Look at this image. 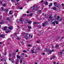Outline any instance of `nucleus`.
I'll return each mask as SVG.
<instances>
[{
	"mask_svg": "<svg viewBox=\"0 0 64 64\" xmlns=\"http://www.w3.org/2000/svg\"><path fill=\"white\" fill-rule=\"evenodd\" d=\"M26 21L27 23H29V24H30L31 23H32V22L29 20H26Z\"/></svg>",
	"mask_w": 64,
	"mask_h": 64,
	"instance_id": "nucleus-4",
	"label": "nucleus"
},
{
	"mask_svg": "<svg viewBox=\"0 0 64 64\" xmlns=\"http://www.w3.org/2000/svg\"><path fill=\"white\" fill-rule=\"evenodd\" d=\"M59 6V5H58V6H57V5L56 6V7H58V6Z\"/></svg>",
	"mask_w": 64,
	"mask_h": 64,
	"instance_id": "nucleus-37",
	"label": "nucleus"
},
{
	"mask_svg": "<svg viewBox=\"0 0 64 64\" xmlns=\"http://www.w3.org/2000/svg\"><path fill=\"white\" fill-rule=\"evenodd\" d=\"M56 7H54L53 8V10H56Z\"/></svg>",
	"mask_w": 64,
	"mask_h": 64,
	"instance_id": "nucleus-25",
	"label": "nucleus"
},
{
	"mask_svg": "<svg viewBox=\"0 0 64 64\" xmlns=\"http://www.w3.org/2000/svg\"><path fill=\"white\" fill-rule=\"evenodd\" d=\"M62 6H63V5H64V4H62Z\"/></svg>",
	"mask_w": 64,
	"mask_h": 64,
	"instance_id": "nucleus-51",
	"label": "nucleus"
},
{
	"mask_svg": "<svg viewBox=\"0 0 64 64\" xmlns=\"http://www.w3.org/2000/svg\"><path fill=\"white\" fill-rule=\"evenodd\" d=\"M44 4L46 5H48V2H45Z\"/></svg>",
	"mask_w": 64,
	"mask_h": 64,
	"instance_id": "nucleus-19",
	"label": "nucleus"
},
{
	"mask_svg": "<svg viewBox=\"0 0 64 64\" xmlns=\"http://www.w3.org/2000/svg\"><path fill=\"white\" fill-rule=\"evenodd\" d=\"M26 16V14H23L22 15V16L24 17V16Z\"/></svg>",
	"mask_w": 64,
	"mask_h": 64,
	"instance_id": "nucleus-30",
	"label": "nucleus"
},
{
	"mask_svg": "<svg viewBox=\"0 0 64 64\" xmlns=\"http://www.w3.org/2000/svg\"><path fill=\"white\" fill-rule=\"evenodd\" d=\"M38 23L36 22H34L33 24L34 25H35V24H37Z\"/></svg>",
	"mask_w": 64,
	"mask_h": 64,
	"instance_id": "nucleus-18",
	"label": "nucleus"
},
{
	"mask_svg": "<svg viewBox=\"0 0 64 64\" xmlns=\"http://www.w3.org/2000/svg\"><path fill=\"white\" fill-rule=\"evenodd\" d=\"M17 57L18 58H20V56H17Z\"/></svg>",
	"mask_w": 64,
	"mask_h": 64,
	"instance_id": "nucleus-33",
	"label": "nucleus"
},
{
	"mask_svg": "<svg viewBox=\"0 0 64 64\" xmlns=\"http://www.w3.org/2000/svg\"><path fill=\"white\" fill-rule=\"evenodd\" d=\"M58 38H59V39H60V37H58Z\"/></svg>",
	"mask_w": 64,
	"mask_h": 64,
	"instance_id": "nucleus-60",
	"label": "nucleus"
},
{
	"mask_svg": "<svg viewBox=\"0 0 64 64\" xmlns=\"http://www.w3.org/2000/svg\"><path fill=\"white\" fill-rule=\"evenodd\" d=\"M46 24V22H45L44 23H43L42 24V26H44Z\"/></svg>",
	"mask_w": 64,
	"mask_h": 64,
	"instance_id": "nucleus-10",
	"label": "nucleus"
},
{
	"mask_svg": "<svg viewBox=\"0 0 64 64\" xmlns=\"http://www.w3.org/2000/svg\"><path fill=\"white\" fill-rule=\"evenodd\" d=\"M12 63H14V62H13V61H12Z\"/></svg>",
	"mask_w": 64,
	"mask_h": 64,
	"instance_id": "nucleus-57",
	"label": "nucleus"
},
{
	"mask_svg": "<svg viewBox=\"0 0 64 64\" xmlns=\"http://www.w3.org/2000/svg\"><path fill=\"white\" fill-rule=\"evenodd\" d=\"M52 5V3H50V4L49 5V7H51V6Z\"/></svg>",
	"mask_w": 64,
	"mask_h": 64,
	"instance_id": "nucleus-14",
	"label": "nucleus"
},
{
	"mask_svg": "<svg viewBox=\"0 0 64 64\" xmlns=\"http://www.w3.org/2000/svg\"><path fill=\"white\" fill-rule=\"evenodd\" d=\"M28 47H30V46H31V45L30 44H28Z\"/></svg>",
	"mask_w": 64,
	"mask_h": 64,
	"instance_id": "nucleus-32",
	"label": "nucleus"
},
{
	"mask_svg": "<svg viewBox=\"0 0 64 64\" xmlns=\"http://www.w3.org/2000/svg\"><path fill=\"white\" fill-rule=\"evenodd\" d=\"M35 64H37V62H36L35 63Z\"/></svg>",
	"mask_w": 64,
	"mask_h": 64,
	"instance_id": "nucleus-59",
	"label": "nucleus"
},
{
	"mask_svg": "<svg viewBox=\"0 0 64 64\" xmlns=\"http://www.w3.org/2000/svg\"><path fill=\"white\" fill-rule=\"evenodd\" d=\"M62 52H60V54L61 55H62Z\"/></svg>",
	"mask_w": 64,
	"mask_h": 64,
	"instance_id": "nucleus-42",
	"label": "nucleus"
},
{
	"mask_svg": "<svg viewBox=\"0 0 64 64\" xmlns=\"http://www.w3.org/2000/svg\"><path fill=\"white\" fill-rule=\"evenodd\" d=\"M38 28H41V25H39L38 26Z\"/></svg>",
	"mask_w": 64,
	"mask_h": 64,
	"instance_id": "nucleus-21",
	"label": "nucleus"
},
{
	"mask_svg": "<svg viewBox=\"0 0 64 64\" xmlns=\"http://www.w3.org/2000/svg\"><path fill=\"white\" fill-rule=\"evenodd\" d=\"M5 35L3 34H2L0 36V37H1V38H5Z\"/></svg>",
	"mask_w": 64,
	"mask_h": 64,
	"instance_id": "nucleus-6",
	"label": "nucleus"
},
{
	"mask_svg": "<svg viewBox=\"0 0 64 64\" xmlns=\"http://www.w3.org/2000/svg\"><path fill=\"white\" fill-rule=\"evenodd\" d=\"M9 57H10V56H11V54H9Z\"/></svg>",
	"mask_w": 64,
	"mask_h": 64,
	"instance_id": "nucleus-52",
	"label": "nucleus"
},
{
	"mask_svg": "<svg viewBox=\"0 0 64 64\" xmlns=\"http://www.w3.org/2000/svg\"><path fill=\"white\" fill-rule=\"evenodd\" d=\"M6 4H2V6H4V7H5V6H6Z\"/></svg>",
	"mask_w": 64,
	"mask_h": 64,
	"instance_id": "nucleus-29",
	"label": "nucleus"
},
{
	"mask_svg": "<svg viewBox=\"0 0 64 64\" xmlns=\"http://www.w3.org/2000/svg\"><path fill=\"white\" fill-rule=\"evenodd\" d=\"M62 20V18H60V20H59V21H61V20Z\"/></svg>",
	"mask_w": 64,
	"mask_h": 64,
	"instance_id": "nucleus-38",
	"label": "nucleus"
},
{
	"mask_svg": "<svg viewBox=\"0 0 64 64\" xmlns=\"http://www.w3.org/2000/svg\"><path fill=\"white\" fill-rule=\"evenodd\" d=\"M55 58V56L53 55L52 56V57L51 58H50V60H52V58L54 59Z\"/></svg>",
	"mask_w": 64,
	"mask_h": 64,
	"instance_id": "nucleus-8",
	"label": "nucleus"
},
{
	"mask_svg": "<svg viewBox=\"0 0 64 64\" xmlns=\"http://www.w3.org/2000/svg\"><path fill=\"white\" fill-rule=\"evenodd\" d=\"M9 60H10H10H11V59H10V58H9Z\"/></svg>",
	"mask_w": 64,
	"mask_h": 64,
	"instance_id": "nucleus-53",
	"label": "nucleus"
},
{
	"mask_svg": "<svg viewBox=\"0 0 64 64\" xmlns=\"http://www.w3.org/2000/svg\"><path fill=\"white\" fill-rule=\"evenodd\" d=\"M22 35L23 36H24V38L26 40H28V38L29 37H30V38L33 37V36H32L33 35H32L31 36H30L31 34H25V33H24L22 34Z\"/></svg>",
	"mask_w": 64,
	"mask_h": 64,
	"instance_id": "nucleus-1",
	"label": "nucleus"
},
{
	"mask_svg": "<svg viewBox=\"0 0 64 64\" xmlns=\"http://www.w3.org/2000/svg\"><path fill=\"white\" fill-rule=\"evenodd\" d=\"M22 60H20V63H22Z\"/></svg>",
	"mask_w": 64,
	"mask_h": 64,
	"instance_id": "nucleus-34",
	"label": "nucleus"
},
{
	"mask_svg": "<svg viewBox=\"0 0 64 64\" xmlns=\"http://www.w3.org/2000/svg\"><path fill=\"white\" fill-rule=\"evenodd\" d=\"M2 1H0V4H2Z\"/></svg>",
	"mask_w": 64,
	"mask_h": 64,
	"instance_id": "nucleus-39",
	"label": "nucleus"
},
{
	"mask_svg": "<svg viewBox=\"0 0 64 64\" xmlns=\"http://www.w3.org/2000/svg\"><path fill=\"white\" fill-rule=\"evenodd\" d=\"M29 11H27V12H26V13H29Z\"/></svg>",
	"mask_w": 64,
	"mask_h": 64,
	"instance_id": "nucleus-48",
	"label": "nucleus"
},
{
	"mask_svg": "<svg viewBox=\"0 0 64 64\" xmlns=\"http://www.w3.org/2000/svg\"><path fill=\"white\" fill-rule=\"evenodd\" d=\"M52 24H54V26H55V22H52Z\"/></svg>",
	"mask_w": 64,
	"mask_h": 64,
	"instance_id": "nucleus-17",
	"label": "nucleus"
},
{
	"mask_svg": "<svg viewBox=\"0 0 64 64\" xmlns=\"http://www.w3.org/2000/svg\"><path fill=\"white\" fill-rule=\"evenodd\" d=\"M25 56L26 57H28L27 56V55H26Z\"/></svg>",
	"mask_w": 64,
	"mask_h": 64,
	"instance_id": "nucleus-58",
	"label": "nucleus"
},
{
	"mask_svg": "<svg viewBox=\"0 0 64 64\" xmlns=\"http://www.w3.org/2000/svg\"><path fill=\"white\" fill-rule=\"evenodd\" d=\"M2 44V42H0V44Z\"/></svg>",
	"mask_w": 64,
	"mask_h": 64,
	"instance_id": "nucleus-43",
	"label": "nucleus"
},
{
	"mask_svg": "<svg viewBox=\"0 0 64 64\" xmlns=\"http://www.w3.org/2000/svg\"><path fill=\"white\" fill-rule=\"evenodd\" d=\"M48 18H50V19L52 20V17H51V16H50Z\"/></svg>",
	"mask_w": 64,
	"mask_h": 64,
	"instance_id": "nucleus-26",
	"label": "nucleus"
},
{
	"mask_svg": "<svg viewBox=\"0 0 64 64\" xmlns=\"http://www.w3.org/2000/svg\"><path fill=\"white\" fill-rule=\"evenodd\" d=\"M14 35H17V34L15 33L14 34Z\"/></svg>",
	"mask_w": 64,
	"mask_h": 64,
	"instance_id": "nucleus-47",
	"label": "nucleus"
},
{
	"mask_svg": "<svg viewBox=\"0 0 64 64\" xmlns=\"http://www.w3.org/2000/svg\"><path fill=\"white\" fill-rule=\"evenodd\" d=\"M32 53H34V50H32Z\"/></svg>",
	"mask_w": 64,
	"mask_h": 64,
	"instance_id": "nucleus-22",
	"label": "nucleus"
},
{
	"mask_svg": "<svg viewBox=\"0 0 64 64\" xmlns=\"http://www.w3.org/2000/svg\"><path fill=\"white\" fill-rule=\"evenodd\" d=\"M32 14H30V16H32Z\"/></svg>",
	"mask_w": 64,
	"mask_h": 64,
	"instance_id": "nucleus-31",
	"label": "nucleus"
},
{
	"mask_svg": "<svg viewBox=\"0 0 64 64\" xmlns=\"http://www.w3.org/2000/svg\"><path fill=\"white\" fill-rule=\"evenodd\" d=\"M30 8H32V12H34L36 9H37L38 8L37 7V6L35 4H34V5L33 7H31Z\"/></svg>",
	"mask_w": 64,
	"mask_h": 64,
	"instance_id": "nucleus-2",
	"label": "nucleus"
},
{
	"mask_svg": "<svg viewBox=\"0 0 64 64\" xmlns=\"http://www.w3.org/2000/svg\"><path fill=\"white\" fill-rule=\"evenodd\" d=\"M16 52H18V50H16Z\"/></svg>",
	"mask_w": 64,
	"mask_h": 64,
	"instance_id": "nucleus-36",
	"label": "nucleus"
},
{
	"mask_svg": "<svg viewBox=\"0 0 64 64\" xmlns=\"http://www.w3.org/2000/svg\"><path fill=\"white\" fill-rule=\"evenodd\" d=\"M7 27L6 26L4 27V29L3 30H4V31H6L7 30Z\"/></svg>",
	"mask_w": 64,
	"mask_h": 64,
	"instance_id": "nucleus-7",
	"label": "nucleus"
},
{
	"mask_svg": "<svg viewBox=\"0 0 64 64\" xmlns=\"http://www.w3.org/2000/svg\"><path fill=\"white\" fill-rule=\"evenodd\" d=\"M28 27L29 29H31V26H28Z\"/></svg>",
	"mask_w": 64,
	"mask_h": 64,
	"instance_id": "nucleus-13",
	"label": "nucleus"
},
{
	"mask_svg": "<svg viewBox=\"0 0 64 64\" xmlns=\"http://www.w3.org/2000/svg\"><path fill=\"white\" fill-rule=\"evenodd\" d=\"M37 43H39V41H37Z\"/></svg>",
	"mask_w": 64,
	"mask_h": 64,
	"instance_id": "nucleus-45",
	"label": "nucleus"
},
{
	"mask_svg": "<svg viewBox=\"0 0 64 64\" xmlns=\"http://www.w3.org/2000/svg\"><path fill=\"white\" fill-rule=\"evenodd\" d=\"M54 64H56V62H54Z\"/></svg>",
	"mask_w": 64,
	"mask_h": 64,
	"instance_id": "nucleus-54",
	"label": "nucleus"
},
{
	"mask_svg": "<svg viewBox=\"0 0 64 64\" xmlns=\"http://www.w3.org/2000/svg\"><path fill=\"white\" fill-rule=\"evenodd\" d=\"M54 52V50H52L50 51H49L48 52V55H49V54H50L51 53V52Z\"/></svg>",
	"mask_w": 64,
	"mask_h": 64,
	"instance_id": "nucleus-3",
	"label": "nucleus"
},
{
	"mask_svg": "<svg viewBox=\"0 0 64 64\" xmlns=\"http://www.w3.org/2000/svg\"><path fill=\"white\" fill-rule=\"evenodd\" d=\"M54 22L56 23V24H58V21H55Z\"/></svg>",
	"mask_w": 64,
	"mask_h": 64,
	"instance_id": "nucleus-20",
	"label": "nucleus"
},
{
	"mask_svg": "<svg viewBox=\"0 0 64 64\" xmlns=\"http://www.w3.org/2000/svg\"><path fill=\"white\" fill-rule=\"evenodd\" d=\"M2 24V22H0V24Z\"/></svg>",
	"mask_w": 64,
	"mask_h": 64,
	"instance_id": "nucleus-63",
	"label": "nucleus"
},
{
	"mask_svg": "<svg viewBox=\"0 0 64 64\" xmlns=\"http://www.w3.org/2000/svg\"><path fill=\"white\" fill-rule=\"evenodd\" d=\"M6 53H7V52H6V53H5V54H4V55H6Z\"/></svg>",
	"mask_w": 64,
	"mask_h": 64,
	"instance_id": "nucleus-46",
	"label": "nucleus"
},
{
	"mask_svg": "<svg viewBox=\"0 0 64 64\" xmlns=\"http://www.w3.org/2000/svg\"><path fill=\"white\" fill-rule=\"evenodd\" d=\"M4 10L6 12H8V10H9V9L8 8L6 9H4Z\"/></svg>",
	"mask_w": 64,
	"mask_h": 64,
	"instance_id": "nucleus-12",
	"label": "nucleus"
},
{
	"mask_svg": "<svg viewBox=\"0 0 64 64\" xmlns=\"http://www.w3.org/2000/svg\"><path fill=\"white\" fill-rule=\"evenodd\" d=\"M6 33H8V31H6Z\"/></svg>",
	"mask_w": 64,
	"mask_h": 64,
	"instance_id": "nucleus-44",
	"label": "nucleus"
},
{
	"mask_svg": "<svg viewBox=\"0 0 64 64\" xmlns=\"http://www.w3.org/2000/svg\"><path fill=\"white\" fill-rule=\"evenodd\" d=\"M20 38H17V40H20Z\"/></svg>",
	"mask_w": 64,
	"mask_h": 64,
	"instance_id": "nucleus-50",
	"label": "nucleus"
},
{
	"mask_svg": "<svg viewBox=\"0 0 64 64\" xmlns=\"http://www.w3.org/2000/svg\"><path fill=\"white\" fill-rule=\"evenodd\" d=\"M54 5L55 6H57V4L56 2H54Z\"/></svg>",
	"mask_w": 64,
	"mask_h": 64,
	"instance_id": "nucleus-9",
	"label": "nucleus"
},
{
	"mask_svg": "<svg viewBox=\"0 0 64 64\" xmlns=\"http://www.w3.org/2000/svg\"><path fill=\"white\" fill-rule=\"evenodd\" d=\"M41 11H42L41 10H39L38 11V12L39 13H40L41 12Z\"/></svg>",
	"mask_w": 64,
	"mask_h": 64,
	"instance_id": "nucleus-28",
	"label": "nucleus"
},
{
	"mask_svg": "<svg viewBox=\"0 0 64 64\" xmlns=\"http://www.w3.org/2000/svg\"><path fill=\"white\" fill-rule=\"evenodd\" d=\"M56 64H59V63H58H58H57Z\"/></svg>",
	"mask_w": 64,
	"mask_h": 64,
	"instance_id": "nucleus-64",
	"label": "nucleus"
},
{
	"mask_svg": "<svg viewBox=\"0 0 64 64\" xmlns=\"http://www.w3.org/2000/svg\"><path fill=\"white\" fill-rule=\"evenodd\" d=\"M60 18V16H59L58 17V18H57L58 19H59V18Z\"/></svg>",
	"mask_w": 64,
	"mask_h": 64,
	"instance_id": "nucleus-40",
	"label": "nucleus"
},
{
	"mask_svg": "<svg viewBox=\"0 0 64 64\" xmlns=\"http://www.w3.org/2000/svg\"><path fill=\"white\" fill-rule=\"evenodd\" d=\"M11 11H10L9 12V14H12V13H11Z\"/></svg>",
	"mask_w": 64,
	"mask_h": 64,
	"instance_id": "nucleus-27",
	"label": "nucleus"
},
{
	"mask_svg": "<svg viewBox=\"0 0 64 64\" xmlns=\"http://www.w3.org/2000/svg\"><path fill=\"white\" fill-rule=\"evenodd\" d=\"M43 0H42L41 2V3H42V2H43Z\"/></svg>",
	"mask_w": 64,
	"mask_h": 64,
	"instance_id": "nucleus-49",
	"label": "nucleus"
},
{
	"mask_svg": "<svg viewBox=\"0 0 64 64\" xmlns=\"http://www.w3.org/2000/svg\"><path fill=\"white\" fill-rule=\"evenodd\" d=\"M1 9H2V10H3V8H1Z\"/></svg>",
	"mask_w": 64,
	"mask_h": 64,
	"instance_id": "nucleus-56",
	"label": "nucleus"
},
{
	"mask_svg": "<svg viewBox=\"0 0 64 64\" xmlns=\"http://www.w3.org/2000/svg\"><path fill=\"white\" fill-rule=\"evenodd\" d=\"M42 55H45V53H43L42 54Z\"/></svg>",
	"mask_w": 64,
	"mask_h": 64,
	"instance_id": "nucleus-55",
	"label": "nucleus"
},
{
	"mask_svg": "<svg viewBox=\"0 0 64 64\" xmlns=\"http://www.w3.org/2000/svg\"><path fill=\"white\" fill-rule=\"evenodd\" d=\"M23 19H22V18H20V21H23Z\"/></svg>",
	"mask_w": 64,
	"mask_h": 64,
	"instance_id": "nucleus-16",
	"label": "nucleus"
},
{
	"mask_svg": "<svg viewBox=\"0 0 64 64\" xmlns=\"http://www.w3.org/2000/svg\"><path fill=\"white\" fill-rule=\"evenodd\" d=\"M15 0H12V2L13 3H14V2H15Z\"/></svg>",
	"mask_w": 64,
	"mask_h": 64,
	"instance_id": "nucleus-24",
	"label": "nucleus"
},
{
	"mask_svg": "<svg viewBox=\"0 0 64 64\" xmlns=\"http://www.w3.org/2000/svg\"><path fill=\"white\" fill-rule=\"evenodd\" d=\"M58 44H56V48H58L59 47V46H58Z\"/></svg>",
	"mask_w": 64,
	"mask_h": 64,
	"instance_id": "nucleus-23",
	"label": "nucleus"
},
{
	"mask_svg": "<svg viewBox=\"0 0 64 64\" xmlns=\"http://www.w3.org/2000/svg\"><path fill=\"white\" fill-rule=\"evenodd\" d=\"M23 52H26V51L25 50H24L23 51Z\"/></svg>",
	"mask_w": 64,
	"mask_h": 64,
	"instance_id": "nucleus-41",
	"label": "nucleus"
},
{
	"mask_svg": "<svg viewBox=\"0 0 64 64\" xmlns=\"http://www.w3.org/2000/svg\"><path fill=\"white\" fill-rule=\"evenodd\" d=\"M63 37H62L61 38L62 39H63Z\"/></svg>",
	"mask_w": 64,
	"mask_h": 64,
	"instance_id": "nucleus-61",
	"label": "nucleus"
},
{
	"mask_svg": "<svg viewBox=\"0 0 64 64\" xmlns=\"http://www.w3.org/2000/svg\"><path fill=\"white\" fill-rule=\"evenodd\" d=\"M22 9H23V8L20 7V9L21 10Z\"/></svg>",
	"mask_w": 64,
	"mask_h": 64,
	"instance_id": "nucleus-35",
	"label": "nucleus"
},
{
	"mask_svg": "<svg viewBox=\"0 0 64 64\" xmlns=\"http://www.w3.org/2000/svg\"><path fill=\"white\" fill-rule=\"evenodd\" d=\"M20 1V0H16V1L17 2V4H18V5H19V3H18V1Z\"/></svg>",
	"mask_w": 64,
	"mask_h": 64,
	"instance_id": "nucleus-15",
	"label": "nucleus"
},
{
	"mask_svg": "<svg viewBox=\"0 0 64 64\" xmlns=\"http://www.w3.org/2000/svg\"><path fill=\"white\" fill-rule=\"evenodd\" d=\"M9 29H12L13 27L12 26H10L8 28Z\"/></svg>",
	"mask_w": 64,
	"mask_h": 64,
	"instance_id": "nucleus-11",
	"label": "nucleus"
},
{
	"mask_svg": "<svg viewBox=\"0 0 64 64\" xmlns=\"http://www.w3.org/2000/svg\"><path fill=\"white\" fill-rule=\"evenodd\" d=\"M10 17H8L7 18V20L8 21H10L11 18H10Z\"/></svg>",
	"mask_w": 64,
	"mask_h": 64,
	"instance_id": "nucleus-5",
	"label": "nucleus"
},
{
	"mask_svg": "<svg viewBox=\"0 0 64 64\" xmlns=\"http://www.w3.org/2000/svg\"><path fill=\"white\" fill-rule=\"evenodd\" d=\"M52 48H54V47H53V46H52Z\"/></svg>",
	"mask_w": 64,
	"mask_h": 64,
	"instance_id": "nucleus-62",
	"label": "nucleus"
}]
</instances>
